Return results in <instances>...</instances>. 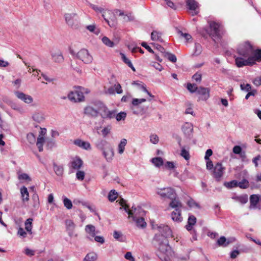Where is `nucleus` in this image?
Listing matches in <instances>:
<instances>
[{"instance_id": "obj_1", "label": "nucleus", "mask_w": 261, "mask_h": 261, "mask_svg": "<svg viewBox=\"0 0 261 261\" xmlns=\"http://www.w3.org/2000/svg\"><path fill=\"white\" fill-rule=\"evenodd\" d=\"M253 46L249 41H245L239 45L237 49L238 56H235V64L238 67H242L248 66L245 61L248 62L251 57Z\"/></svg>"}, {"instance_id": "obj_2", "label": "nucleus", "mask_w": 261, "mask_h": 261, "mask_svg": "<svg viewBox=\"0 0 261 261\" xmlns=\"http://www.w3.org/2000/svg\"><path fill=\"white\" fill-rule=\"evenodd\" d=\"M120 205L124 208L125 211L127 213L129 218H132L133 220L136 223V225L141 228L146 227V223L145 222L144 218L141 216L140 213H142L140 208H134L132 207V210H129L128 206L125 203V201L121 199L119 202Z\"/></svg>"}, {"instance_id": "obj_3", "label": "nucleus", "mask_w": 261, "mask_h": 261, "mask_svg": "<svg viewBox=\"0 0 261 261\" xmlns=\"http://www.w3.org/2000/svg\"><path fill=\"white\" fill-rule=\"evenodd\" d=\"M154 242H156V245L158 246L160 254L158 256H166L167 258L172 257L174 253L168 245V241L164 238H160V235L155 234L153 239Z\"/></svg>"}, {"instance_id": "obj_4", "label": "nucleus", "mask_w": 261, "mask_h": 261, "mask_svg": "<svg viewBox=\"0 0 261 261\" xmlns=\"http://www.w3.org/2000/svg\"><path fill=\"white\" fill-rule=\"evenodd\" d=\"M81 44L80 42L72 44L69 48L70 53L73 58L71 61V66L77 72H81Z\"/></svg>"}, {"instance_id": "obj_5", "label": "nucleus", "mask_w": 261, "mask_h": 261, "mask_svg": "<svg viewBox=\"0 0 261 261\" xmlns=\"http://www.w3.org/2000/svg\"><path fill=\"white\" fill-rule=\"evenodd\" d=\"M96 106L98 109V116L105 119H111L115 118V111H110L106 105L101 101L96 100Z\"/></svg>"}, {"instance_id": "obj_6", "label": "nucleus", "mask_w": 261, "mask_h": 261, "mask_svg": "<svg viewBox=\"0 0 261 261\" xmlns=\"http://www.w3.org/2000/svg\"><path fill=\"white\" fill-rule=\"evenodd\" d=\"M66 23L73 30H77L80 25V17L75 12L67 13L64 14Z\"/></svg>"}, {"instance_id": "obj_7", "label": "nucleus", "mask_w": 261, "mask_h": 261, "mask_svg": "<svg viewBox=\"0 0 261 261\" xmlns=\"http://www.w3.org/2000/svg\"><path fill=\"white\" fill-rule=\"evenodd\" d=\"M82 166V160L79 156H75L71 158L68 164L69 173H71L77 170L76 178L79 180H82V171L79 170Z\"/></svg>"}, {"instance_id": "obj_8", "label": "nucleus", "mask_w": 261, "mask_h": 261, "mask_svg": "<svg viewBox=\"0 0 261 261\" xmlns=\"http://www.w3.org/2000/svg\"><path fill=\"white\" fill-rule=\"evenodd\" d=\"M152 228L159 231L158 234L160 235V238L163 237L167 239L172 236V230L168 225L163 224L152 225Z\"/></svg>"}, {"instance_id": "obj_9", "label": "nucleus", "mask_w": 261, "mask_h": 261, "mask_svg": "<svg viewBox=\"0 0 261 261\" xmlns=\"http://www.w3.org/2000/svg\"><path fill=\"white\" fill-rule=\"evenodd\" d=\"M210 28V35L215 40V39H219L221 37L222 25L215 21L209 22Z\"/></svg>"}, {"instance_id": "obj_10", "label": "nucleus", "mask_w": 261, "mask_h": 261, "mask_svg": "<svg viewBox=\"0 0 261 261\" xmlns=\"http://www.w3.org/2000/svg\"><path fill=\"white\" fill-rule=\"evenodd\" d=\"M67 97L70 101L76 103L82 101V88L80 86H75L73 90L68 94Z\"/></svg>"}, {"instance_id": "obj_11", "label": "nucleus", "mask_w": 261, "mask_h": 261, "mask_svg": "<svg viewBox=\"0 0 261 261\" xmlns=\"http://www.w3.org/2000/svg\"><path fill=\"white\" fill-rule=\"evenodd\" d=\"M156 193L162 198L171 199L176 196V193L174 189L171 187L158 189Z\"/></svg>"}, {"instance_id": "obj_12", "label": "nucleus", "mask_w": 261, "mask_h": 261, "mask_svg": "<svg viewBox=\"0 0 261 261\" xmlns=\"http://www.w3.org/2000/svg\"><path fill=\"white\" fill-rule=\"evenodd\" d=\"M146 101L145 98H133L130 108L134 114L138 115L143 111L140 105Z\"/></svg>"}, {"instance_id": "obj_13", "label": "nucleus", "mask_w": 261, "mask_h": 261, "mask_svg": "<svg viewBox=\"0 0 261 261\" xmlns=\"http://www.w3.org/2000/svg\"><path fill=\"white\" fill-rule=\"evenodd\" d=\"M146 101L145 98H133L130 108L134 114L138 115L143 111L140 105Z\"/></svg>"}, {"instance_id": "obj_14", "label": "nucleus", "mask_w": 261, "mask_h": 261, "mask_svg": "<svg viewBox=\"0 0 261 261\" xmlns=\"http://www.w3.org/2000/svg\"><path fill=\"white\" fill-rule=\"evenodd\" d=\"M225 168L221 163H217L213 168V176L217 181H220L223 176Z\"/></svg>"}, {"instance_id": "obj_15", "label": "nucleus", "mask_w": 261, "mask_h": 261, "mask_svg": "<svg viewBox=\"0 0 261 261\" xmlns=\"http://www.w3.org/2000/svg\"><path fill=\"white\" fill-rule=\"evenodd\" d=\"M102 16L110 27H114L116 25L115 17L112 11L103 10Z\"/></svg>"}, {"instance_id": "obj_16", "label": "nucleus", "mask_w": 261, "mask_h": 261, "mask_svg": "<svg viewBox=\"0 0 261 261\" xmlns=\"http://www.w3.org/2000/svg\"><path fill=\"white\" fill-rule=\"evenodd\" d=\"M248 61H245V63L250 66L254 65L256 62H261V49H255L253 48L251 56Z\"/></svg>"}, {"instance_id": "obj_17", "label": "nucleus", "mask_w": 261, "mask_h": 261, "mask_svg": "<svg viewBox=\"0 0 261 261\" xmlns=\"http://www.w3.org/2000/svg\"><path fill=\"white\" fill-rule=\"evenodd\" d=\"M84 113L92 117L98 116V109L96 106V101L91 103L84 108Z\"/></svg>"}, {"instance_id": "obj_18", "label": "nucleus", "mask_w": 261, "mask_h": 261, "mask_svg": "<svg viewBox=\"0 0 261 261\" xmlns=\"http://www.w3.org/2000/svg\"><path fill=\"white\" fill-rule=\"evenodd\" d=\"M196 218L192 215H190L188 219L187 224L185 226L186 229L189 231L191 234H193V239L196 240L195 236H196V231L194 228V226L195 225L196 223Z\"/></svg>"}, {"instance_id": "obj_19", "label": "nucleus", "mask_w": 261, "mask_h": 261, "mask_svg": "<svg viewBox=\"0 0 261 261\" xmlns=\"http://www.w3.org/2000/svg\"><path fill=\"white\" fill-rule=\"evenodd\" d=\"M14 94L17 98L27 104H31L33 101V98L31 95L22 92L16 91L14 92Z\"/></svg>"}, {"instance_id": "obj_20", "label": "nucleus", "mask_w": 261, "mask_h": 261, "mask_svg": "<svg viewBox=\"0 0 261 261\" xmlns=\"http://www.w3.org/2000/svg\"><path fill=\"white\" fill-rule=\"evenodd\" d=\"M210 91L207 88L198 87L196 93L199 96V100H206L210 97Z\"/></svg>"}, {"instance_id": "obj_21", "label": "nucleus", "mask_w": 261, "mask_h": 261, "mask_svg": "<svg viewBox=\"0 0 261 261\" xmlns=\"http://www.w3.org/2000/svg\"><path fill=\"white\" fill-rule=\"evenodd\" d=\"M236 241V239L234 237H230L226 239L224 236H221L217 241V245L220 247H226L230 244Z\"/></svg>"}, {"instance_id": "obj_22", "label": "nucleus", "mask_w": 261, "mask_h": 261, "mask_svg": "<svg viewBox=\"0 0 261 261\" xmlns=\"http://www.w3.org/2000/svg\"><path fill=\"white\" fill-rule=\"evenodd\" d=\"M85 232L87 234V238L90 241H93L94 237L98 232L96 230L95 227L91 224L87 225L85 228Z\"/></svg>"}, {"instance_id": "obj_23", "label": "nucleus", "mask_w": 261, "mask_h": 261, "mask_svg": "<svg viewBox=\"0 0 261 261\" xmlns=\"http://www.w3.org/2000/svg\"><path fill=\"white\" fill-rule=\"evenodd\" d=\"M186 4L191 11L192 15L194 16L198 14V5L194 0H186Z\"/></svg>"}, {"instance_id": "obj_24", "label": "nucleus", "mask_w": 261, "mask_h": 261, "mask_svg": "<svg viewBox=\"0 0 261 261\" xmlns=\"http://www.w3.org/2000/svg\"><path fill=\"white\" fill-rule=\"evenodd\" d=\"M171 201L169 203V206L172 208H174L175 211H178L181 210L182 204L179 201V199L176 196H175L173 198L170 199Z\"/></svg>"}, {"instance_id": "obj_25", "label": "nucleus", "mask_w": 261, "mask_h": 261, "mask_svg": "<svg viewBox=\"0 0 261 261\" xmlns=\"http://www.w3.org/2000/svg\"><path fill=\"white\" fill-rule=\"evenodd\" d=\"M51 56L53 60L56 63H61L64 61L63 56L60 50L51 52Z\"/></svg>"}, {"instance_id": "obj_26", "label": "nucleus", "mask_w": 261, "mask_h": 261, "mask_svg": "<svg viewBox=\"0 0 261 261\" xmlns=\"http://www.w3.org/2000/svg\"><path fill=\"white\" fill-rule=\"evenodd\" d=\"M181 129L185 136L189 137L193 132V125L191 123L186 122L182 125Z\"/></svg>"}, {"instance_id": "obj_27", "label": "nucleus", "mask_w": 261, "mask_h": 261, "mask_svg": "<svg viewBox=\"0 0 261 261\" xmlns=\"http://www.w3.org/2000/svg\"><path fill=\"white\" fill-rule=\"evenodd\" d=\"M102 153L107 161H110L112 160L114 156V151L111 146L107 147V148L102 151Z\"/></svg>"}, {"instance_id": "obj_28", "label": "nucleus", "mask_w": 261, "mask_h": 261, "mask_svg": "<svg viewBox=\"0 0 261 261\" xmlns=\"http://www.w3.org/2000/svg\"><path fill=\"white\" fill-rule=\"evenodd\" d=\"M21 197L22 202H27L29 200V193L28 189L25 186H22L20 189Z\"/></svg>"}, {"instance_id": "obj_29", "label": "nucleus", "mask_w": 261, "mask_h": 261, "mask_svg": "<svg viewBox=\"0 0 261 261\" xmlns=\"http://www.w3.org/2000/svg\"><path fill=\"white\" fill-rule=\"evenodd\" d=\"M93 60L92 57L89 54L87 49H83V62L86 64H89L92 62Z\"/></svg>"}, {"instance_id": "obj_30", "label": "nucleus", "mask_w": 261, "mask_h": 261, "mask_svg": "<svg viewBox=\"0 0 261 261\" xmlns=\"http://www.w3.org/2000/svg\"><path fill=\"white\" fill-rule=\"evenodd\" d=\"M181 210H179L178 211L174 210L172 212L171 216L173 221L177 222H181L182 220V218L181 216Z\"/></svg>"}, {"instance_id": "obj_31", "label": "nucleus", "mask_w": 261, "mask_h": 261, "mask_svg": "<svg viewBox=\"0 0 261 261\" xmlns=\"http://www.w3.org/2000/svg\"><path fill=\"white\" fill-rule=\"evenodd\" d=\"M32 119L36 122L40 123L44 120V115L41 112H35L32 115Z\"/></svg>"}, {"instance_id": "obj_32", "label": "nucleus", "mask_w": 261, "mask_h": 261, "mask_svg": "<svg viewBox=\"0 0 261 261\" xmlns=\"http://www.w3.org/2000/svg\"><path fill=\"white\" fill-rule=\"evenodd\" d=\"M259 201V197L257 195H252L250 197V208H254Z\"/></svg>"}, {"instance_id": "obj_33", "label": "nucleus", "mask_w": 261, "mask_h": 261, "mask_svg": "<svg viewBox=\"0 0 261 261\" xmlns=\"http://www.w3.org/2000/svg\"><path fill=\"white\" fill-rule=\"evenodd\" d=\"M151 39L152 41L163 42L162 34L156 31H153L151 34Z\"/></svg>"}, {"instance_id": "obj_34", "label": "nucleus", "mask_w": 261, "mask_h": 261, "mask_svg": "<svg viewBox=\"0 0 261 261\" xmlns=\"http://www.w3.org/2000/svg\"><path fill=\"white\" fill-rule=\"evenodd\" d=\"M33 221V219L31 218H28V219H27V220L25 221V222L24 223L25 229L27 231V232L30 234H31L32 233V227H33V225H32Z\"/></svg>"}, {"instance_id": "obj_35", "label": "nucleus", "mask_w": 261, "mask_h": 261, "mask_svg": "<svg viewBox=\"0 0 261 261\" xmlns=\"http://www.w3.org/2000/svg\"><path fill=\"white\" fill-rule=\"evenodd\" d=\"M151 163L158 168H160L161 166L164 165V161L162 158L156 157L153 158L151 160Z\"/></svg>"}, {"instance_id": "obj_36", "label": "nucleus", "mask_w": 261, "mask_h": 261, "mask_svg": "<svg viewBox=\"0 0 261 261\" xmlns=\"http://www.w3.org/2000/svg\"><path fill=\"white\" fill-rule=\"evenodd\" d=\"M96 146L99 149L103 151L104 150L107 148V147L110 146V145L107 141L102 140L99 141L97 143Z\"/></svg>"}, {"instance_id": "obj_37", "label": "nucleus", "mask_w": 261, "mask_h": 261, "mask_svg": "<svg viewBox=\"0 0 261 261\" xmlns=\"http://www.w3.org/2000/svg\"><path fill=\"white\" fill-rule=\"evenodd\" d=\"M127 143V140L125 139H122L121 140L120 142L118 144V153L119 154H122L124 151L125 147Z\"/></svg>"}, {"instance_id": "obj_38", "label": "nucleus", "mask_w": 261, "mask_h": 261, "mask_svg": "<svg viewBox=\"0 0 261 261\" xmlns=\"http://www.w3.org/2000/svg\"><path fill=\"white\" fill-rule=\"evenodd\" d=\"M120 55L121 56V59L122 60V61L126 64L128 65V66L129 67H130L134 71H135V67H134L132 63L131 62V61L128 59L127 58V57L125 56V55L121 53H120Z\"/></svg>"}, {"instance_id": "obj_39", "label": "nucleus", "mask_w": 261, "mask_h": 261, "mask_svg": "<svg viewBox=\"0 0 261 261\" xmlns=\"http://www.w3.org/2000/svg\"><path fill=\"white\" fill-rule=\"evenodd\" d=\"M62 200L64 205L67 209L70 210L72 208L73 206L72 203L69 199L63 196L62 197Z\"/></svg>"}, {"instance_id": "obj_40", "label": "nucleus", "mask_w": 261, "mask_h": 261, "mask_svg": "<svg viewBox=\"0 0 261 261\" xmlns=\"http://www.w3.org/2000/svg\"><path fill=\"white\" fill-rule=\"evenodd\" d=\"M180 148H181V152H180L181 156H182L186 160H187V161L189 160L190 158L189 150H187L185 146H180Z\"/></svg>"}, {"instance_id": "obj_41", "label": "nucleus", "mask_w": 261, "mask_h": 261, "mask_svg": "<svg viewBox=\"0 0 261 261\" xmlns=\"http://www.w3.org/2000/svg\"><path fill=\"white\" fill-rule=\"evenodd\" d=\"M53 168L56 174L58 176L62 175L64 171L63 167L62 166H58L54 163Z\"/></svg>"}, {"instance_id": "obj_42", "label": "nucleus", "mask_w": 261, "mask_h": 261, "mask_svg": "<svg viewBox=\"0 0 261 261\" xmlns=\"http://www.w3.org/2000/svg\"><path fill=\"white\" fill-rule=\"evenodd\" d=\"M45 139L43 137L39 136L37 139L36 145L38 148L40 152L43 151V146L44 143Z\"/></svg>"}, {"instance_id": "obj_43", "label": "nucleus", "mask_w": 261, "mask_h": 261, "mask_svg": "<svg viewBox=\"0 0 261 261\" xmlns=\"http://www.w3.org/2000/svg\"><path fill=\"white\" fill-rule=\"evenodd\" d=\"M97 259V255L94 252H90L87 254L84 258V261H95Z\"/></svg>"}, {"instance_id": "obj_44", "label": "nucleus", "mask_w": 261, "mask_h": 261, "mask_svg": "<svg viewBox=\"0 0 261 261\" xmlns=\"http://www.w3.org/2000/svg\"><path fill=\"white\" fill-rule=\"evenodd\" d=\"M187 204L190 208H200V205L192 198L187 201Z\"/></svg>"}, {"instance_id": "obj_45", "label": "nucleus", "mask_w": 261, "mask_h": 261, "mask_svg": "<svg viewBox=\"0 0 261 261\" xmlns=\"http://www.w3.org/2000/svg\"><path fill=\"white\" fill-rule=\"evenodd\" d=\"M117 196V192H116V191L114 190H112L109 192L108 197L110 201L113 202L116 199Z\"/></svg>"}, {"instance_id": "obj_46", "label": "nucleus", "mask_w": 261, "mask_h": 261, "mask_svg": "<svg viewBox=\"0 0 261 261\" xmlns=\"http://www.w3.org/2000/svg\"><path fill=\"white\" fill-rule=\"evenodd\" d=\"M86 29L90 32L94 33L96 35H98L100 31L95 27V25L91 24L86 26Z\"/></svg>"}, {"instance_id": "obj_47", "label": "nucleus", "mask_w": 261, "mask_h": 261, "mask_svg": "<svg viewBox=\"0 0 261 261\" xmlns=\"http://www.w3.org/2000/svg\"><path fill=\"white\" fill-rule=\"evenodd\" d=\"M198 87L196 84L188 83L187 85V88L192 93H196Z\"/></svg>"}, {"instance_id": "obj_48", "label": "nucleus", "mask_w": 261, "mask_h": 261, "mask_svg": "<svg viewBox=\"0 0 261 261\" xmlns=\"http://www.w3.org/2000/svg\"><path fill=\"white\" fill-rule=\"evenodd\" d=\"M126 113L124 112H121L119 113L116 114V112L115 111V116L116 120L117 121H120L121 120H124L126 118Z\"/></svg>"}, {"instance_id": "obj_49", "label": "nucleus", "mask_w": 261, "mask_h": 261, "mask_svg": "<svg viewBox=\"0 0 261 261\" xmlns=\"http://www.w3.org/2000/svg\"><path fill=\"white\" fill-rule=\"evenodd\" d=\"M164 56L173 63H175L177 61L176 57L174 54L167 52L165 53Z\"/></svg>"}, {"instance_id": "obj_50", "label": "nucleus", "mask_w": 261, "mask_h": 261, "mask_svg": "<svg viewBox=\"0 0 261 261\" xmlns=\"http://www.w3.org/2000/svg\"><path fill=\"white\" fill-rule=\"evenodd\" d=\"M224 186L228 188H232L238 187V181L236 180H231L229 182H225L224 184Z\"/></svg>"}, {"instance_id": "obj_51", "label": "nucleus", "mask_w": 261, "mask_h": 261, "mask_svg": "<svg viewBox=\"0 0 261 261\" xmlns=\"http://www.w3.org/2000/svg\"><path fill=\"white\" fill-rule=\"evenodd\" d=\"M102 42L107 46L112 47L114 46V43L110 40L107 37H103L102 38Z\"/></svg>"}, {"instance_id": "obj_52", "label": "nucleus", "mask_w": 261, "mask_h": 261, "mask_svg": "<svg viewBox=\"0 0 261 261\" xmlns=\"http://www.w3.org/2000/svg\"><path fill=\"white\" fill-rule=\"evenodd\" d=\"M248 186L249 182L245 179H243L240 182L238 181V187H239L241 189H246L248 187Z\"/></svg>"}, {"instance_id": "obj_53", "label": "nucleus", "mask_w": 261, "mask_h": 261, "mask_svg": "<svg viewBox=\"0 0 261 261\" xmlns=\"http://www.w3.org/2000/svg\"><path fill=\"white\" fill-rule=\"evenodd\" d=\"M202 50V49L201 45L199 43H195L194 55L195 56H198L201 53Z\"/></svg>"}, {"instance_id": "obj_54", "label": "nucleus", "mask_w": 261, "mask_h": 261, "mask_svg": "<svg viewBox=\"0 0 261 261\" xmlns=\"http://www.w3.org/2000/svg\"><path fill=\"white\" fill-rule=\"evenodd\" d=\"M65 224L67 230L69 231L72 230L74 228V224L71 220H67L65 221Z\"/></svg>"}, {"instance_id": "obj_55", "label": "nucleus", "mask_w": 261, "mask_h": 261, "mask_svg": "<svg viewBox=\"0 0 261 261\" xmlns=\"http://www.w3.org/2000/svg\"><path fill=\"white\" fill-rule=\"evenodd\" d=\"M236 200L239 201L242 204H245L248 201V197L247 196H242L233 198Z\"/></svg>"}, {"instance_id": "obj_56", "label": "nucleus", "mask_w": 261, "mask_h": 261, "mask_svg": "<svg viewBox=\"0 0 261 261\" xmlns=\"http://www.w3.org/2000/svg\"><path fill=\"white\" fill-rule=\"evenodd\" d=\"M87 4L92 9H93L97 13H102L103 11V9L101 7H98V6L88 3H87Z\"/></svg>"}, {"instance_id": "obj_57", "label": "nucleus", "mask_w": 261, "mask_h": 261, "mask_svg": "<svg viewBox=\"0 0 261 261\" xmlns=\"http://www.w3.org/2000/svg\"><path fill=\"white\" fill-rule=\"evenodd\" d=\"M18 178L20 180H24L30 181L31 180V178L29 176V175L27 173H21L18 176Z\"/></svg>"}, {"instance_id": "obj_58", "label": "nucleus", "mask_w": 261, "mask_h": 261, "mask_svg": "<svg viewBox=\"0 0 261 261\" xmlns=\"http://www.w3.org/2000/svg\"><path fill=\"white\" fill-rule=\"evenodd\" d=\"M114 88L115 90V93L116 92L117 94H121L123 92L122 87L119 83L115 84L114 85Z\"/></svg>"}, {"instance_id": "obj_59", "label": "nucleus", "mask_w": 261, "mask_h": 261, "mask_svg": "<svg viewBox=\"0 0 261 261\" xmlns=\"http://www.w3.org/2000/svg\"><path fill=\"white\" fill-rule=\"evenodd\" d=\"M178 34L180 37L184 38L187 41H188L192 38L191 36L189 34L184 33L181 31H178Z\"/></svg>"}, {"instance_id": "obj_60", "label": "nucleus", "mask_w": 261, "mask_h": 261, "mask_svg": "<svg viewBox=\"0 0 261 261\" xmlns=\"http://www.w3.org/2000/svg\"><path fill=\"white\" fill-rule=\"evenodd\" d=\"M240 87L242 90L245 91L247 92L250 91L251 90V86L250 84H241Z\"/></svg>"}, {"instance_id": "obj_61", "label": "nucleus", "mask_w": 261, "mask_h": 261, "mask_svg": "<svg viewBox=\"0 0 261 261\" xmlns=\"http://www.w3.org/2000/svg\"><path fill=\"white\" fill-rule=\"evenodd\" d=\"M113 237L116 240L119 241H122V233L116 230L114 231L113 233Z\"/></svg>"}, {"instance_id": "obj_62", "label": "nucleus", "mask_w": 261, "mask_h": 261, "mask_svg": "<svg viewBox=\"0 0 261 261\" xmlns=\"http://www.w3.org/2000/svg\"><path fill=\"white\" fill-rule=\"evenodd\" d=\"M27 138L28 141L30 143H34L35 141V137L34 134H33L32 133H30L28 134Z\"/></svg>"}, {"instance_id": "obj_63", "label": "nucleus", "mask_w": 261, "mask_h": 261, "mask_svg": "<svg viewBox=\"0 0 261 261\" xmlns=\"http://www.w3.org/2000/svg\"><path fill=\"white\" fill-rule=\"evenodd\" d=\"M150 141L153 144H157L159 142V137L155 134H152L150 136Z\"/></svg>"}, {"instance_id": "obj_64", "label": "nucleus", "mask_w": 261, "mask_h": 261, "mask_svg": "<svg viewBox=\"0 0 261 261\" xmlns=\"http://www.w3.org/2000/svg\"><path fill=\"white\" fill-rule=\"evenodd\" d=\"M164 166L167 169H168L170 170L173 169L175 167L174 162H170V161H167L164 164Z\"/></svg>"}]
</instances>
